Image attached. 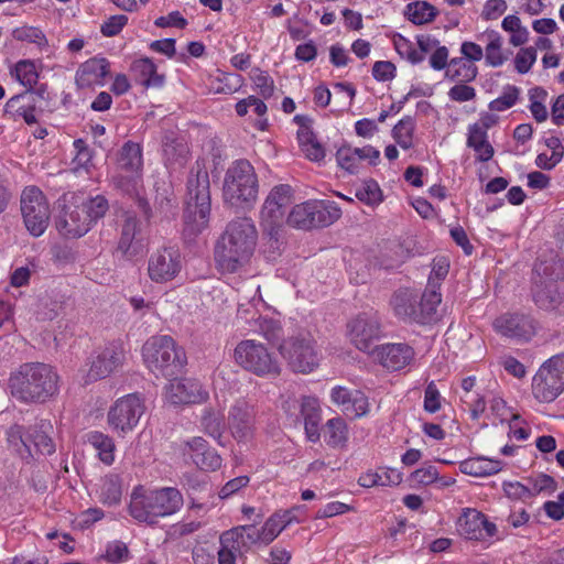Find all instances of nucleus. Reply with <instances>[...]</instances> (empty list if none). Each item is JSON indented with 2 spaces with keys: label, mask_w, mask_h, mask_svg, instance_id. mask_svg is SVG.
<instances>
[{
  "label": "nucleus",
  "mask_w": 564,
  "mask_h": 564,
  "mask_svg": "<svg viewBox=\"0 0 564 564\" xmlns=\"http://www.w3.org/2000/svg\"><path fill=\"white\" fill-rule=\"evenodd\" d=\"M182 506L183 496L176 488L147 490L139 486L131 494L129 513L138 522L155 524L159 518L177 512Z\"/></svg>",
  "instance_id": "nucleus-5"
},
{
  "label": "nucleus",
  "mask_w": 564,
  "mask_h": 564,
  "mask_svg": "<svg viewBox=\"0 0 564 564\" xmlns=\"http://www.w3.org/2000/svg\"><path fill=\"white\" fill-rule=\"evenodd\" d=\"M258 231L251 218L239 217L226 226L215 246V261L223 272L234 273L252 258Z\"/></svg>",
  "instance_id": "nucleus-1"
},
{
  "label": "nucleus",
  "mask_w": 564,
  "mask_h": 564,
  "mask_svg": "<svg viewBox=\"0 0 564 564\" xmlns=\"http://www.w3.org/2000/svg\"><path fill=\"white\" fill-rule=\"evenodd\" d=\"M325 442L333 448L346 446L348 442V427L341 417H333L326 422Z\"/></svg>",
  "instance_id": "nucleus-42"
},
{
  "label": "nucleus",
  "mask_w": 564,
  "mask_h": 564,
  "mask_svg": "<svg viewBox=\"0 0 564 564\" xmlns=\"http://www.w3.org/2000/svg\"><path fill=\"white\" fill-rule=\"evenodd\" d=\"M142 149L132 141L126 142L118 155V167L121 172L140 173L142 169Z\"/></svg>",
  "instance_id": "nucleus-35"
},
{
  "label": "nucleus",
  "mask_w": 564,
  "mask_h": 564,
  "mask_svg": "<svg viewBox=\"0 0 564 564\" xmlns=\"http://www.w3.org/2000/svg\"><path fill=\"white\" fill-rule=\"evenodd\" d=\"M337 164L350 174H356L359 171V158L355 148L350 145H343L336 152Z\"/></svg>",
  "instance_id": "nucleus-52"
},
{
  "label": "nucleus",
  "mask_w": 564,
  "mask_h": 564,
  "mask_svg": "<svg viewBox=\"0 0 564 564\" xmlns=\"http://www.w3.org/2000/svg\"><path fill=\"white\" fill-rule=\"evenodd\" d=\"M113 183L116 187L121 189L122 192L129 195L139 196V188L141 186V174L140 173H131V175H124L122 173L116 175L113 177ZM138 206L143 212V214L148 217L150 206L149 203L142 198L138 197Z\"/></svg>",
  "instance_id": "nucleus-38"
},
{
  "label": "nucleus",
  "mask_w": 564,
  "mask_h": 564,
  "mask_svg": "<svg viewBox=\"0 0 564 564\" xmlns=\"http://www.w3.org/2000/svg\"><path fill=\"white\" fill-rule=\"evenodd\" d=\"M234 358L246 371L261 378H276L281 375L278 359L268 348L253 339H245L237 344Z\"/></svg>",
  "instance_id": "nucleus-9"
},
{
  "label": "nucleus",
  "mask_w": 564,
  "mask_h": 564,
  "mask_svg": "<svg viewBox=\"0 0 564 564\" xmlns=\"http://www.w3.org/2000/svg\"><path fill=\"white\" fill-rule=\"evenodd\" d=\"M145 412L143 399L138 393L119 398L109 409L107 422L110 429L119 434L131 432Z\"/></svg>",
  "instance_id": "nucleus-16"
},
{
  "label": "nucleus",
  "mask_w": 564,
  "mask_h": 564,
  "mask_svg": "<svg viewBox=\"0 0 564 564\" xmlns=\"http://www.w3.org/2000/svg\"><path fill=\"white\" fill-rule=\"evenodd\" d=\"M376 348L380 364L391 370L404 368L414 357L413 348L408 344H387Z\"/></svg>",
  "instance_id": "nucleus-26"
},
{
  "label": "nucleus",
  "mask_w": 564,
  "mask_h": 564,
  "mask_svg": "<svg viewBox=\"0 0 564 564\" xmlns=\"http://www.w3.org/2000/svg\"><path fill=\"white\" fill-rule=\"evenodd\" d=\"M251 79L263 99H268L274 94V82L267 72L256 68L252 72Z\"/></svg>",
  "instance_id": "nucleus-57"
},
{
  "label": "nucleus",
  "mask_w": 564,
  "mask_h": 564,
  "mask_svg": "<svg viewBox=\"0 0 564 564\" xmlns=\"http://www.w3.org/2000/svg\"><path fill=\"white\" fill-rule=\"evenodd\" d=\"M485 35L488 40L485 54L486 62L492 67H499L507 59L501 51L502 37L497 31L494 30L486 31Z\"/></svg>",
  "instance_id": "nucleus-46"
},
{
  "label": "nucleus",
  "mask_w": 564,
  "mask_h": 564,
  "mask_svg": "<svg viewBox=\"0 0 564 564\" xmlns=\"http://www.w3.org/2000/svg\"><path fill=\"white\" fill-rule=\"evenodd\" d=\"M356 197L368 205L378 204L381 202V191L377 182L370 180L356 191Z\"/></svg>",
  "instance_id": "nucleus-58"
},
{
  "label": "nucleus",
  "mask_w": 564,
  "mask_h": 564,
  "mask_svg": "<svg viewBox=\"0 0 564 564\" xmlns=\"http://www.w3.org/2000/svg\"><path fill=\"white\" fill-rule=\"evenodd\" d=\"M536 61V50L532 46L520 48L514 57V66L519 74H527Z\"/></svg>",
  "instance_id": "nucleus-59"
},
{
  "label": "nucleus",
  "mask_w": 564,
  "mask_h": 564,
  "mask_svg": "<svg viewBox=\"0 0 564 564\" xmlns=\"http://www.w3.org/2000/svg\"><path fill=\"white\" fill-rule=\"evenodd\" d=\"M258 177L247 160L235 161L224 180V199L234 207L251 206L258 197Z\"/></svg>",
  "instance_id": "nucleus-8"
},
{
  "label": "nucleus",
  "mask_w": 564,
  "mask_h": 564,
  "mask_svg": "<svg viewBox=\"0 0 564 564\" xmlns=\"http://www.w3.org/2000/svg\"><path fill=\"white\" fill-rule=\"evenodd\" d=\"M414 130V119L410 116H405L393 127L392 137L402 149L408 150L413 147Z\"/></svg>",
  "instance_id": "nucleus-47"
},
{
  "label": "nucleus",
  "mask_w": 564,
  "mask_h": 564,
  "mask_svg": "<svg viewBox=\"0 0 564 564\" xmlns=\"http://www.w3.org/2000/svg\"><path fill=\"white\" fill-rule=\"evenodd\" d=\"M210 183L205 167L198 163L192 167L187 180V193L184 208V235L194 238L202 234L209 223Z\"/></svg>",
  "instance_id": "nucleus-4"
},
{
  "label": "nucleus",
  "mask_w": 564,
  "mask_h": 564,
  "mask_svg": "<svg viewBox=\"0 0 564 564\" xmlns=\"http://www.w3.org/2000/svg\"><path fill=\"white\" fill-rule=\"evenodd\" d=\"M372 76L378 82H388L395 77V66L389 61H378L372 66Z\"/></svg>",
  "instance_id": "nucleus-63"
},
{
  "label": "nucleus",
  "mask_w": 564,
  "mask_h": 564,
  "mask_svg": "<svg viewBox=\"0 0 564 564\" xmlns=\"http://www.w3.org/2000/svg\"><path fill=\"white\" fill-rule=\"evenodd\" d=\"M256 422V409L246 399L235 401L228 412V426L235 440L248 441L252 437Z\"/></svg>",
  "instance_id": "nucleus-18"
},
{
  "label": "nucleus",
  "mask_w": 564,
  "mask_h": 564,
  "mask_svg": "<svg viewBox=\"0 0 564 564\" xmlns=\"http://www.w3.org/2000/svg\"><path fill=\"white\" fill-rule=\"evenodd\" d=\"M440 288L441 286H438L434 280L427 281L425 291L421 295L419 306L420 310H422L424 324L431 323L434 319L437 307L442 302V294L440 293Z\"/></svg>",
  "instance_id": "nucleus-37"
},
{
  "label": "nucleus",
  "mask_w": 564,
  "mask_h": 564,
  "mask_svg": "<svg viewBox=\"0 0 564 564\" xmlns=\"http://www.w3.org/2000/svg\"><path fill=\"white\" fill-rule=\"evenodd\" d=\"M288 525L290 520H281L280 512L273 513L261 528L262 542L271 543Z\"/></svg>",
  "instance_id": "nucleus-53"
},
{
  "label": "nucleus",
  "mask_w": 564,
  "mask_h": 564,
  "mask_svg": "<svg viewBox=\"0 0 564 564\" xmlns=\"http://www.w3.org/2000/svg\"><path fill=\"white\" fill-rule=\"evenodd\" d=\"M519 95L520 89L517 86L507 85L503 88L502 94L489 102V109L491 111H505L517 104Z\"/></svg>",
  "instance_id": "nucleus-51"
},
{
  "label": "nucleus",
  "mask_w": 564,
  "mask_h": 564,
  "mask_svg": "<svg viewBox=\"0 0 564 564\" xmlns=\"http://www.w3.org/2000/svg\"><path fill=\"white\" fill-rule=\"evenodd\" d=\"M394 47L398 54L411 64H419L424 61L422 52H419L411 41L400 34L394 37Z\"/></svg>",
  "instance_id": "nucleus-54"
},
{
  "label": "nucleus",
  "mask_w": 564,
  "mask_h": 564,
  "mask_svg": "<svg viewBox=\"0 0 564 564\" xmlns=\"http://www.w3.org/2000/svg\"><path fill=\"white\" fill-rule=\"evenodd\" d=\"M15 77L25 87L32 88L36 85L39 74L32 61H20L15 65Z\"/></svg>",
  "instance_id": "nucleus-56"
},
{
  "label": "nucleus",
  "mask_w": 564,
  "mask_h": 564,
  "mask_svg": "<svg viewBox=\"0 0 564 564\" xmlns=\"http://www.w3.org/2000/svg\"><path fill=\"white\" fill-rule=\"evenodd\" d=\"M256 323L258 325L257 332L279 349L280 344L284 340L281 324L278 321L262 318L261 316L256 318Z\"/></svg>",
  "instance_id": "nucleus-48"
},
{
  "label": "nucleus",
  "mask_w": 564,
  "mask_h": 564,
  "mask_svg": "<svg viewBox=\"0 0 564 564\" xmlns=\"http://www.w3.org/2000/svg\"><path fill=\"white\" fill-rule=\"evenodd\" d=\"M564 391V355L547 359L532 379V394L539 402H553Z\"/></svg>",
  "instance_id": "nucleus-12"
},
{
  "label": "nucleus",
  "mask_w": 564,
  "mask_h": 564,
  "mask_svg": "<svg viewBox=\"0 0 564 564\" xmlns=\"http://www.w3.org/2000/svg\"><path fill=\"white\" fill-rule=\"evenodd\" d=\"M87 442L97 451L98 456L106 465H111L115 460V443L113 440L101 432L93 431L87 435Z\"/></svg>",
  "instance_id": "nucleus-41"
},
{
  "label": "nucleus",
  "mask_w": 564,
  "mask_h": 564,
  "mask_svg": "<svg viewBox=\"0 0 564 564\" xmlns=\"http://www.w3.org/2000/svg\"><path fill=\"white\" fill-rule=\"evenodd\" d=\"M441 393L434 381L427 383L424 391V410L429 413H436L441 409Z\"/></svg>",
  "instance_id": "nucleus-62"
},
{
  "label": "nucleus",
  "mask_w": 564,
  "mask_h": 564,
  "mask_svg": "<svg viewBox=\"0 0 564 564\" xmlns=\"http://www.w3.org/2000/svg\"><path fill=\"white\" fill-rule=\"evenodd\" d=\"M240 531V529H230L220 535L218 564H236L237 556L241 554Z\"/></svg>",
  "instance_id": "nucleus-30"
},
{
  "label": "nucleus",
  "mask_w": 564,
  "mask_h": 564,
  "mask_svg": "<svg viewBox=\"0 0 564 564\" xmlns=\"http://www.w3.org/2000/svg\"><path fill=\"white\" fill-rule=\"evenodd\" d=\"M330 399L346 415L354 419L366 415L369 411L368 398L359 390L337 386L332 389Z\"/></svg>",
  "instance_id": "nucleus-23"
},
{
  "label": "nucleus",
  "mask_w": 564,
  "mask_h": 564,
  "mask_svg": "<svg viewBox=\"0 0 564 564\" xmlns=\"http://www.w3.org/2000/svg\"><path fill=\"white\" fill-rule=\"evenodd\" d=\"M183 261L178 249L164 247L151 254L148 262V273L155 283H166L174 280L182 270Z\"/></svg>",
  "instance_id": "nucleus-17"
},
{
  "label": "nucleus",
  "mask_w": 564,
  "mask_h": 564,
  "mask_svg": "<svg viewBox=\"0 0 564 564\" xmlns=\"http://www.w3.org/2000/svg\"><path fill=\"white\" fill-rule=\"evenodd\" d=\"M131 72L135 82L147 88H159L164 84V76L158 73L155 64L148 57L134 61L131 65Z\"/></svg>",
  "instance_id": "nucleus-29"
},
{
  "label": "nucleus",
  "mask_w": 564,
  "mask_h": 564,
  "mask_svg": "<svg viewBox=\"0 0 564 564\" xmlns=\"http://www.w3.org/2000/svg\"><path fill=\"white\" fill-rule=\"evenodd\" d=\"M529 484L531 485V491L533 496L540 492L552 494L557 488L556 480L552 476L546 474H539L534 478H530Z\"/></svg>",
  "instance_id": "nucleus-60"
},
{
  "label": "nucleus",
  "mask_w": 564,
  "mask_h": 564,
  "mask_svg": "<svg viewBox=\"0 0 564 564\" xmlns=\"http://www.w3.org/2000/svg\"><path fill=\"white\" fill-rule=\"evenodd\" d=\"M165 398L172 404L202 403L208 399L203 384L191 378L174 379L165 387Z\"/></svg>",
  "instance_id": "nucleus-21"
},
{
  "label": "nucleus",
  "mask_w": 564,
  "mask_h": 564,
  "mask_svg": "<svg viewBox=\"0 0 564 564\" xmlns=\"http://www.w3.org/2000/svg\"><path fill=\"white\" fill-rule=\"evenodd\" d=\"M124 359L123 347L120 343H110L91 361L86 376V383L110 376Z\"/></svg>",
  "instance_id": "nucleus-22"
},
{
  "label": "nucleus",
  "mask_w": 564,
  "mask_h": 564,
  "mask_svg": "<svg viewBox=\"0 0 564 564\" xmlns=\"http://www.w3.org/2000/svg\"><path fill=\"white\" fill-rule=\"evenodd\" d=\"M502 469L500 460H494L486 457H474L465 459L459 464V470L474 477H486L495 475Z\"/></svg>",
  "instance_id": "nucleus-33"
},
{
  "label": "nucleus",
  "mask_w": 564,
  "mask_h": 564,
  "mask_svg": "<svg viewBox=\"0 0 564 564\" xmlns=\"http://www.w3.org/2000/svg\"><path fill=\"white\" fill-rule=\"evenodd\" d=\"M147 367L156 377L178 375L186 365V355L174 339L167 335L151 337L142 347Z\"/></svg>",
  "instance_id": "nucleus-7"
},
{
  "label": "nucleus",
  "mask_w": 564,
  "mask_h": 564,
  "mask_svg": "<svg viewBox=\"0 0 564 564\" xmlns=\"http://www.w3.org/2000/svg\"><path fill=\"white\" fill-rule=\"evenodd\" d=\"M109 73V62L106 58H90L83 63L76 72V84L79 88L102 85Z\"/></svg>",
  "instance_id": "nucleus-27"
},
{
  "label": "nucleus",
  "mask_w": 564,
  "mask_h": 564,
  "mask_svg": "<svg viewBox=\"0 0 564 564\" xmlns=\"http://www.w3.org/2000/svg\"><path fill=\"white\" fill-rule=\"evenodd\" d=\"M394 314L404 322L424 324L419 294L411 289L397 290L390 301Z\"/></svg>",
  "instance_id": "nucleus-25"
},
{
  "label": "nucleus",
  "mask_w": 564,
  "mask_h": 564,
  "mask_svg": "<svg viewBox=\"0 0 564 564\" xmlns=\"http://www.w3.org/2000/svg\"><path fill=\"white\" fill-rule=\"evenodd\" d=\"M404 14L416 25L432 22L437 15V9L426 1H414L405 7Z\"/></svg>",
  "instance_id": "nucleus-44"
},
{
  "label": "nucleus",
  "mask_w": 564,
  "mask_h": 564,
  "mask_svg": "<svg viewBox=\"0 0 564 564\" xmlns=\"http://www.w3.org/2000/svg\"><path fill=\"white\" fill-rule=\"evenodd\" d=\"M128 23V17L124 14L111 15L100 26L104 36L111 37L118 35Z\"/></svg>",
  "instance_id": "nucleus-61"
},
{
  "label": "nucleus",
  "mask_w": 564,
  "mask_h": 564,
  "mask_svg": "<svg viewBox=\"0 0 564 564\" xmlns=\"http://www.w3.org/2000/svg\"><path fill=\"white\" fill-rule=\"evenodd\" d=\"M7 438L10 446L21 456L29 457L32 455L29 438L23 435V426L13 425L7 432Z\"/></svg>",
  "instance_id": "nucleus-50"
},
{
  "label": "nucleus",
  "mask_w": 564,
  "mask_h": 564,
  "mask_svg": "<svg viewBox=\"0 0 564 564\" xmlns=\"http://www.w3.org/2000/svg\"><path fill=\"white\" fill-rule=\"evenodd\" d=\"M297 139L307 159L318 162L325 158L324 148L316 140V137L310 128L300 129L297 131Z\"/></svg>",
  "instance_id": "nucleus-45"
},
{
  "label": "nucleus",
  "mask_w": 564,
  "mask_h": 564,
  "mask_svg": "<svg viewBox=\"0 0 564 564\" xmlns=\"http://www.w3.org/2000/svg\"><path fill=\"white\" fill-rule=\"evenodd\" d=\"M532 280L535 304L545 311L557 308L564 299V261L557 256L539 260Z\"/></svg>",
  "instance_id": "nucleus-6"
},
{
  "label": "nucleus",
  "mask_w": 564,
  "mask_h": 564,
  "mask_svg": "<svg viewBox=\"0 0 564 564\" xmlns=\"http://www.w3.org/2000/svg\"><path fill=\"white\" fill-rule=\"evenodd\" d=\"M293 202V188L288 184L274 186L267 196L261 208L263 230L268 231L271 240L279 246V227H281L286 208Z\"/></svg>",
  "instance_id": "nucleus-14"
},
{
  "label": "nucleus",
  "mask_w": 564,
  "mask_h": 564,
  "mask_svg": "<svg viewBox=\"0 0 564 564\" xmlns=\"http://www.w3.org/2000/svg\"><path fill=\"white\" fill-rule=\"evenodd\" d=\"M402 481V474L394 468H379L377 471L362 474L358 484L361 487L370 488L373 486H397Z\"/></svg>",
  "instance_id": "nucleus-36"
},
{
  "label": "nucleus",
  "mask_w": 564,
  "mask_h": 564,
  "mask_svg": "<svg viewBox=\"0 0 564 564\" xmlns=\"http://www.w3.org/2000/svg\"><path fill=\"white\" fill-rule=\"evenodd\" d=\"M478 74L477 66L463 57L453 58L446 70V77L457 83L473 82Z\"/></svg>",
  "instance_id": "nucleus-39"
},
{
  "label": "nucleus",
  "mask_w": 564,
  "mask_h": 564,
  "mask_svg": "<svg viewBox=\"0 0 564 564\" xmlns=\"http://www.w3.org/2000/svg\"><path fill=\"white\" fill-rule=\"evenodd\" d=\"M346 334L358 350L371 354L382 337L381 319L377 312H362L349 319Z\"/></svg>",
  "instance_id": "nucleus-15"
},
{
  "label": "nucleus",
  "mask_w": 564,
  "mask_h": 564,
  "mask_svg": "<svg viewBox=\"0 0 564 564\" xmlns=\"http://www.w3.org/2000/svg\"><path fill=\"white\" fill-rule=\"evenodd\" d=\"M12 36L17 41L34 43L40 47L47 45L45 34L39 28L35 26L24 25L21 28H17L13 30Z\"/></svg>",
  "instance_id": "nucleus-55"
},
{
  "label": "nucleus",
  "mask_w": 564,
  "mask_h": 564,
  "mask_svg": "<svg viewBox=\"0 0 564 564\" xmlns=\"http://www.w3.org/2000/svg\"><path fill=\"white\" fill-rule=\"evenodd\" d=\"M291 405L300 409V416L304 420L321 419V408L318 400L314 397H302L300 400H289L284 404L286 412H290Z\"/></svg>",
  "instance_id": "nucleus-49"
},
{
  "label": "nucleus",
  "mask_w": 564,
  "mask_h": 564,
  "mask_svg": "<svg viewBox=\"0 0 564 564\" xmlns=\"http://www.w3.org/2000/svg\"><path fill=\"white\" fill-rule=\"evenodd\" d=\"M341 209L335 202L308 200L295 205L288 216V224L299 229L327 227L338 220Z\"/></svg>",
  "instance_id": "nucleus-10"
},
{
  "label": "nucleus",
  "mask_w": 564,
  "mask_h": 564,
  "mask_svg": "<svg viewBox=\"0 0 564 564\" xmlns=\"http://www.w3.org/2000/svg\"><path fill=\"white\" fill-rule=\"evenodd\" d=\"M8 388L23 403H45L59 391L57 370L45 362L31 361L11 371Z\"/></svg>",
  "instance_id": "nucleus-2"
},
{
  "label": "nucleus",
  "mask_w": 564,
  "mask_h": 564,
  "mask_svg": "<svg viewBox=\"0 0 564 564\" xmlns=\"http://www.w3.org/2000/svg\"><path fill=\"white\" fill-rule=\"evenodd\" d=\"M140 235V220L135 216L127 214L121 225L118 250L126 257L135 256L138 253L137 243Z\"/></svg>",
  "instance_id": "nucleus-28"
},
{
  "label": "nucleus",
  "mask_w": 564,
  "mask_h": 564,
  "mask_svg": "<svg viewBox=\"0 0 564 564\" xmlns=\"http://www.w3.org/2000/svg\"><path fill=\"white\" fill-rule=\"evenodd\" d=\"M457 531L467 540L484 541L496 534L497 527L482 512L466 508L457 520Z\"/></svg>",
  "instance_id": "nucleus-19"
},
{
  "label": "nucleus",
  "mask_w": 564,
  "mask_h": 564,
  "mask_svg": "<svg viewBox=\"0 0 564 564\" xmlns=\"http://www.w3.org/2000/svg\"><path fill=\"white\" fill-rule=\"evenodd\" d=\"M279 352L295 372L310 373L319 364L315 340L308 333H300L283 340Z\"/></svg>",
  "instance_id": "nucleus-11"
},
{
  "label": "nucleus",
  "mask_w": 564,
  "mask_h": 564,
  "mask_svg": "<svg viewBox=\"0 0 564 564\" xmlns=\"http://www.w3.org/2000/svg\"><path fill=\"white\" fill-rule=\"evenodd\" d=\"M20 205L26 230L33 237L42 236L51 218L50 205L43 192L37 186H26L22 191Z\"/></svg>",
  "instance_id": "nucleus-13"
},
{
  "label": "nucleus",
  "mask_w": 564,
  "mask_h": 564,
  "mask_svg": "<svg viewBox=\"0 0 564 564\" xmlns=\"http://www.w3.org/2000/svg\"><path fill=\"white\" fill-rule=\"evenodd\" d=\"M52 425L47 421H41L36 424L29 435V442H31L35 449L43 455H51L55 452V445L48 435L52 430Z\"/></svg>",
  "instance_id": "nucleus-43"
},
{
  "label": "nucleus",
  "mask_w": 564,
  "mask_h": 564,
  "mask_svg": "<svg viewBox=\"0 0 564 564\" xmlns=\"http://www.w3.org/2000/svg\"><path fill=\"white\" fill-rule=\"evenodd\" d=\"M188 147L183 139L175 137L173 132L163 138V155L169 166L182 167L188 156Z\"/></svg>",
  "instance_id": "nucleus-31"
},
{
  "label": "nucleus",
  "mask_w": 564,
  "mask_h": 564,
  "mask_svg": "<svg viewBox=\"0 0 564 564\" xmlns=\"http://www.w3.org/2000/svg\"><path fill=\"white\" fill-rule=\"evenodd\" d=\"M62 209L56 218V229L67 238L86 235L109 209L108 200L102 195L84 197L75 193L64 194L61 198Z\"/></svg>",
  "instance_id": "nucleus-3"
},
{
  "label": "nucleus",
  "mask_w": 564,
  "mask_h": 564,
  "mask_svg": "<svg viewBox=\"0 0 564 564\" xmlns=\"http://www.w3.org/2000/svg\"><path fill=\"white\" fill-rule=\"evenodd\" d=\"M448 98L453 101L465 102L475 99L476 90L474 87L459 83L453 86L448 93Z\"/></svg>",
  "instance_id": "nucleus-64"
},
{
  "label": "nucleus",
  "mask_w": 564,
  "mask_h": 564,
  "mask_svg": "<svg viewBox=\"0 0 564 564\" xmlns=\"http://www.w3.org/2000/svg\"><path fill=\"white\" fill-rule=\"evenodd\" d=\"M199 425L204 433L216 440L218 444L224 445L221 437L225 431V415L221 409L204 408L199 417Z\"/></svg>",
  "instance_id": "nucleus-32"
},
{
  "label": "nucleus",
  "mask_w": 564,
  "mask_h": 564,
  "mask_svg": "<svg viewBox=\"0 0 564 564\" xmlns=\"http://www.w3.org/2000/svg\"><path fill=\"white\" fill-rule=\"evenodd\" d=\"M99 500L107 506L120 503L122 497V485L118 475L109 474L101 479L99 488Z\"/></svg>",
  "instance_id": "nucleus-40"
},
{
  "label": "nucleus",
  "mask_w": 564,
  "mask_h": 564,
  "mask_svg": "<svg viewBox=\"0 0 564 564\" xmlns=\"http://www.w3.org/2000/svg\"><path fill=\"white\" fill-rule=\"evenodd\" d=\"M467 145L476 152L477 160L487 162L494 156V148L487 140V131L480 128L479 123H474L468 129Z\"/></svg>",
  "instance_id": "nucleus-34"
},
{
  "label": "nucleus",
  "mask_w": 564,
  "mask_h": 564,
  "mask_svg": "<svg viewBox=\"0 0 564 564\" xmlns=\"http://www.w3.org/2000/svg\"><path fill=\"white\" fill-rule=\"evenodd\" d=\"M184 455L202 470H216L221 466V457L203 437H193L185 443Z\"/></svg>",
  "instance_id": "nucleus-24"
},
{
  "label": "nucleus",
  "mask_w": 564,
  "mask_h": 564,
  "mask_svg": "<svg viewBox=\"0 0 564 564\" xmlns=\"http://www.w3.org/2000/svg\"><path fill=\"white\" fill-rule=\"evenodd\" d=\"M494 328L505 337L529 340L535 334V321L522 313H506L494 321Z\"/></svg>",
  "instance_id": "nucleus-20"
}]
</instances>
